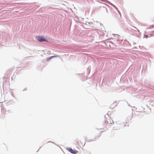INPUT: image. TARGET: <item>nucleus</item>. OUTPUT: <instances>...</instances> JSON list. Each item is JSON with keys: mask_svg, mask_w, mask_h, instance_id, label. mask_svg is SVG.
<instances>
[{"mask_svg": "<svg viewBox=\"0 0 154 154\" xmlns=\"http://www.w3.org/2000/svg\"><path fill=\"white\" fill-rule=\"evenodd\" d=\"M36 38L40 42H48V41L43 37L42 36H36Z\"/></svg>", "mask_w": 154, "mask_h": 154, "instance_id": "1", "label": "nucleus"}, {"mask_svg": "<svg viewBox=\"0 0 154 154\" xmlns=\"http://www.w3.org/2000/svg\"><path fill=\"white\" fill-rule=\"evenodd\" d=\"M67 149L72 153L74 154H75L78 152L77 150L73 149H72L69 148H67Z\"/></svg>", "mask_w": 154, "mask_h": 154, "instance_id": "2", "label": "nucleus"}, {"mask_svg": "<svg viewBox=\"0 0 154 154\" xmlns=\"http://www.w3.org/2000/svg\"><path fill=\"white\" fill-rule=\"evenodd\" d=\"M77 143L79 145V146L81 147L82 146H83L84 144L82 143L81 141H78L77 142Z\"/></svg>", "mask_w": 154, "mask_h": 154, "instance_id": "3", "label": "nucleus"}, {"mask_svg": "<svg viewBox=\"0 0 154 154\" xmlns=\"http://www.w3.org/2000/svg\"><path fill=\"white\" fill-rule=\"evenodd\" d=\"M57 57V56H52L51 57H48V58H47V60L48 61L50 59H51L52 58L54 57Z\"/></svg>", "mask_w": 154, "mask_h": 154, "instance_id": "4", "label": "nucleus"}, {"mask_svg": "<svg viewBox=\"0 0 154 154\" xmlns=\"http://www.w3.org/2000/svg\"><path fill=\"white\" fill-rule=\"evenodd\" d=\"M112 121V123H114ZM111 124H112V123H111Z\"/></svg>", "mask_w": 154, "mask_h": 154, "instance_id": "5", "label": "nucleus"}]
</instances>
